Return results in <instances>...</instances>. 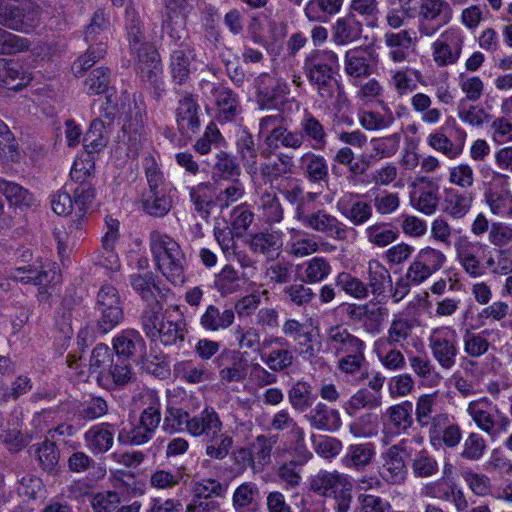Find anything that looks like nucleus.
<instances>
[{"label": "nucleus", "mask_w": 512, "mask_h": 512, "mask_svg": "<svg viewBox=\"0 0 512 512\" xmlns=\"http://www.w3.org/2000/svg\"><path fill=\"white\" fill-rule=\"evenodd\" d=\"M126 28L131 52L137 58V71L153 89L154 97L160 99L165 94L160 57L155 46L145 41L139 14L132 7L126 9Z\"/></svg>", "instance_id": "f257e3e1"}, {"label": "nucleus", "mask_w": 512, "mask_h": 512, "mask_svg": "<svg viewBox=\"0 0 512 512\" xmlns=\"http://www.w3.org/2000/svg\"><path fill=\"white\" fill-rule=\"evenodd\" d=\"M223 423L217 411L206 406L201 412L191 416L188 434L193 437L208 438L205 454L211 459L223 460L233 447V439L226 433H221Z\"/></svg>", "instance_id": "f03ea898"}, {"label": "nucleus", "mask_w": 512, "mask_h": 512, "mask_svg": "<svg viewBox=\"0 0 512 512\" xmlns=\"http://www.w3.org/2000/svg\"><path fill=\"white\" fill-rule=\"evenodd\" d=\"M339 68L338 55L328 49L312 50L304 59L303 70L323 101L332 99L338 89L335 73Z\"/></svg>", "instance_id": "7ed1b4c3"}, {"label": "nucleus", "mask_w": 512, "mask_h": 512, "mask_svg": "<svg viewBox=\"0 0 512 512\" xmlns=\"http://www.w3.org/2000/svg\"><path fill=\"white\" fill-rule=\"evenodd\" d=\"M149 240L153 260L158 270L173 285L183 284L186 258L180 245L173 238L159 231H152Z\"/></svg>", "instance_id": "20e7f679"}, {"label": "nucleus", "mask_w": 512, "mask_h": 512, "mask_svg": "<svg viewBox=\"0 0 512 512\" xmlns=\"http://www.w3.org/2000/svg\"><path fill=\"white\" fill-rule=\"evenodd\" d=\"M281 113L267 115L259 121L258 137L263 140L260 155L269 159L280 148L298 150L301 148V136L296 130H289L283 125Z\"/></svg>", "instance_id": "39448f33"}, {"label": "nucleus", "mask_w": 512, "mask_h": 512, "mask_svg": "<svg viewBox=\"0 0 512 512\" xmlns=\"http://www.w3.org/2000/svg\"><path fill=\"white\" fill-rule=\"evenodd\" d=\"M294 218L305 229L312 230L337 241H345L350 234H356V230L353 227H349L323 208L306 211L304 205H298L295 209Z\"/></svg>", "instance_id": "423d86ee"}, {"label": "nucleus", "mask_w": 512, "mask_h": 512, "mask_svg": "<svg viewBox=\"0 0 512 512\" xmlns=\"http://www.w3.org/2000/svg\"><path fill=\"white\" fill-rule=\"evenodd\" d=\"M466 411L476 427L487 434L492 440L505 433L510 425L509 418L488 397H481L470 401Z\"/></svg>", "instance_id": "0eeeda50"}, {"label": "nucleus", "mask_w": 512, "mask_h": 512, "mask_svg": "<svg viewBox=\"0 0 512 512\" xmlns=\"http://www.w3.org/2000/svg\"><path fill=\"white\" fill-rule=\"evenodd\" d=\"M39 15V7L31 1H0V24L10 29L27 33L38 24Z\"/></svg>", "instance_id": "6e6552de"}, {"label": "nucleus", "mask_w": 512, "mask_h": 512, "mask_svg": "<svg viewBox=\"0 0 512 512\" xmlns=\"http://www.w3.org/2000/svg\"><path fill=\"white\" fill-rule=\"evenodd\" d=\"M428 346L434 360L446 371L451 370L459 354L458 333L451 326H440L431 330Z\"/></svg>", "instance_id": "1a4fd4ad"}, {"label": "nucleus", "mask_w": 512, "mask_h": 512, "mask_svg": "<svg viewBox=\"0 0 512 512\" xmlns=\"http://www.w3.org/2000/svg\"><path fill=\"white\" fill-rule=\"evenodd\" d=\"M93 168V163L75 161L70 171L72 181L77 183L76 187H71L70 191L73 192L74 211L78 219H82L86 213L91 209L94 198L95 190L90 181V170Z\"/></svg>", "instance_id": "9d476101"}, {"label": "nucleus", "mask_w": 512, "mask_h": 512, "mask_svg": "<svg viewBox=\"0 0 512 512\" xmlns=\"http://www.w3.org/2000/svg\"><path fill=\"white\" fill-rule=\"evenodd\" d=\"M96 310L99 313L97 327L103 334L122 322L124 318L122 303L114 286L106 284L100 288L97 294Z\"/></svg>", "instance_id": "9b49d317"}, {"label": "nucleus", "mask_w": 512, "mask_h": 512, "mask_svg": "<svg viewBox=\"0 0 512 512\" xmlns=\"http://www.w3.org/2000/svg\"><path fill=\"white\" fill-rule=\"evenodd\" d=\"M465 35L459 27H449L431 44L432 59L438 67L456 64L462 54Z\"/></svg>", "instance_id": "f8f14e48"}, {"label": "nucleus", "mask_w": 512, "mask_h": 512, "mask_svg": "<svg viewBox=\"0 0 512 512\" xmlns=\"http://www.w3.org/2000/svg\"><path fill=\"white\" fill-rule=\"evenodd\" d=\"M146 119V105L141 96L134 97L122 126L127 141V156L136 157L142 147V136Z\"/></svg>", "instance_id": "ddd939ff"}, {"label": "nucleus", "mask_w": 512, "mask_h": 512, "mask_svg": "<svg viewBox=\"0 0 512 512\" xmlns=\"http://www.w3.org/2000/svg\"><path fill=\"white\" fill-rule=\"evenodd\" d=\"M377 55L365 46L349 49L344 55V72L354 85L368 78L377 69Z\"/></svg>", "instance_id": "4468645a"}, {"label": "nucleus", "mask_w": 512, "mask_h": 512, "mask_svg": "<svg viewBox=\"0 0 512 512\" xmlns=\"http://www.w3.org/2000/svg\"><path fill=\"white\" fill-rule=\"evenodd\" d=\"M60 273L58 266L54 262H45L39 265H28L16 268L11 273V278L22 283H32L40 286L39 294L45 296L47 294L46 287L56 284L60 281Z\"/></svg>", "instance_id": "2eb2a0df"}, {"label": "nucleus", "mask_w": 512, "mask_h": 512, "mask_svg": "<svg viewBox=\"0 0 512 512\" xmlns=\"http://www.w3.org/2000/svg\"><path fill=\"white\" fill-rule=\"evenodd\" d=\"M270 428L276 432H287L288 438L294 444V451L299 455L300 464H306L312 458V453L305 445L303 428L298 425L287 409H281L273 415Z\"/></svg>", "instance_id": "dca6fc26"}, {"label": "nucleus", "mask_w": 512, "mask_h": 512, "mask_svg": "<svg viewBox=\"0 0 512 512\" xmlns=\"http://www.w3.org/2000/svg\"><path fill=\"white\" fill-rule=\"evenodd\" d=\"M413 404L403 401L390 406L383 415V442L388 444L395 436L405 433L413 424Z\"/></svg>", "instance_id": "f3484780"}, {"label": "nucleus", "mask_w": 512, "mask_h": 512, "mask_svg": "<svg viewBox=\"0 0 512 512\" xmlns=\"http://www.w3.org/2000/svg\"><path fill=\"white\" fill-rule=\"evenodd\" d=\"M406 443L407 440L402 439L381 454L383 463L380 467V476L388 484L400 485L406 480L407 467L401 455L405 451Z\"/></svg>", "instance_id": "a211bd4d"}, {"label": "nucleus", "mask_w": 512, "mask_h": 512, "mask_svg": "<svg viewBox=\"0 0 512 512\" xmlns=\"http://www.w3.org/2000/svg\"><path fill=\"white\" fill-rule=\"evenodd\" d=\"M428 438L434 448L442 445L454 448L462 439V430L457 423L451 421L448 414L439 413L434 415L433 425L428 430Z\"/></svg>", "instance_id": "6ab92c4d"}, {"label": "nucleus", "mask_w": 512, "mask_h": 512, "mask_svg": "<svg viewBox=\"0 0 512 512\" xmlns=\"http://www.w3.org/2000/svg\"><path fill=\"white\" fill-rule=\"evenodd\" d=\"M359 193L347 192L336 202V210L354 226L367 223L373 216L372 203L361 199Z\"/></svg>", "instance_id": "aec40b11"}, {"label": "nucleus", "mask_w": 512, "mask_h": 512, "mask_svg": "<svg viewBox=\"0 0 512 512\" xmlns=\"http://www.w3.org/2000/svg\"><path fill=\"white\" fill-rule=\"evenodd\" d=\"M283 335L295 343V350L305 360H312L317 356L314 348V336L305 323L295 318L286 319L282 325Z\"/></svg>", "instance_id": "412c9836"}, {"label": "nucleus", "mask_w": 512, "mask_h": 512, "mask_svg": "<svg viewBox=\"0 0 512 512\" xmlns=\"http://www.w3.org/2000/svg\"><path fill=\"white\" fill-rule=\"evenodd\" d=\"M456 258L464 271L472 277L483 275L481 264L483 245L477 241H471L466 236L459 237L454 244Z\"/></svg>", "instance_id": "4be33fe9"}, {"label": "nucleus", "mask_w": 512, "mask_h": 512, "mask_svg": "<svg viewBox=\"0 0 512 512\" xmlns=\"http://www.w3.org/2000/svg\"><path fill=\"white\" fill-rule=\"evenodd\" d=\"M439 186L426 177L419 179L410 191V204L413 208L425 215H432L436 212L439 204Z\"/></svg>", "instance_id": "5701e85b"}, {"label": "nucleus", "mask_w": 512, "mask_h": 512, "mask_svg": "<svg viewBox=\"0 0 512 512\" xmlns=\"http://www.w3.org/2000/svg\"><path fill=\"white\" fill-rule=\"evenodd\" d=\"M417 37L413 29H402L398 32H386L384 44L388 49V57L393 63H402L408 60L414 47Z\"/></svg>", "instance_id": "b1692460"}, {"label": "nucleus", "mask_w": 512, "mask_h": 512, "mask_svg": "<svg viewBox=\"0 0 512 512\" xmlns=\"http://www.w3.org/2000/svg\"><path fill=\"white\" fill-rule=\"evenodd\" d=\"M326 344L336 356L366 349V343L343 325H334L327 330Z\"/></svg>", "instance_id": "393cba45"}, {"label": "nucleus", "mask_w": 512, "mask_h": 512, "mask_svg": "<svg viewBox=\"0 0 512 512\" xmlns=\"http://www.w3.org/2000/svg\"><path fill=\"white\" fill-rule=\"evenodd\" d=\"M296 131L301 136V147L305 140L312 143L315 150H323L328 143V133L324 124L308 109L303 110L299 130Z\"/></svg>", "instance_id": "a878e982"}, {"label": "nucleus", "mask_w": 512, "mask_h": 512, "mask_svg": "<svg viewBox=\"0 0 512 512\" xmlns=\"http://www.w3.org/2000/svg\"><path fill=\"white\" fill-rule=\"evenodd\" d=\"M301 175L311 184H328L329 165L323 155L312 151L303 153L298 159Z\"/></svg>", "instance_id": "bb28decb"}, {"label": "nucleus", "mask_w": 512, "mask_h": 512, "mask_svg": "<svg viewBox=\"0 0 512 512\" xmlns=\"http://www.w3.org/2000/svg\"><path fill=\"white\" fill-rule=\"evenodd\" d=\"M115 425L103 422L91 426L83 435L86 448L94 455L107 453L114 445Z\"/></svg>", "instance_id": "cd10ccee"}, {"label": "nucleus", "mask_w": 512, "mask_h": 512, "mask_svg": "<svg viewBox=\"0 0 512 512\" xmlns=\"http://www.w3.org/2000/svg\"><path fill=\"white\" fill-rule=\"evenodd\" d=\"M350 482L348 475L337 470H319L310 478V490L319 496L329 498Z\"/></svg>", "instance_id": "c85d7f7f"}, {"label": "nucleus", "mask_w": 512, "mask_h": 512, "mask_svg": "<svg viewBox=\"0 0 512 512\" xmlns=\"http://www.w3.org/2000/svg\"><path fill=\"white\" fill-rule=\"evenodd\" d=\"M200 107L191 95L179 100L176 110V122L180 133L191 136L198 132L200 122Z\"/></svg>", "instance_id": "c756f323"}, {"label": "nucleus", "mask_w": 512, "mask_h": 512, "mask_svg": "<svg viewBox=\"0 0 512 512\" xmlns=\"http://www.w3.org/2000/svg\"><path fill=\"white\" fill-rule=\"evenodd\" d=\"M331 38L335 45L344 46L358 41L363 33V24L353 13L339 17L331 28Z\"/></svg>", "instance_id": "7c9ffc66"}, {"label": "nucleus", "mask_w": 512, "mask_h": 512, "mask_svg": "<svg viewBox=\"0 0 512 512\" xmlns=\"http://www.w3.org/2000/svg\"><path fill=\"white\" fill-rule=\"evenodd\" d=\"M392 277L389 270L377 259H371L367 265V283L368 294L381 303L386 299V290L388 286L392 287Z\"/></svg>", "instance_id": "2f4dec72"}, {"label": "nucleus", "mask_w": 512, "mask_h": 512, "mask_svg": "<svg viewBox=\"0 0 512 512\" xmlns=\"http://www.w3.org/2000/svg\"><path fill=\"white\" fill-rule=\"evenodd\" d=\"M113 349L118 356L129 359L142 356L146 351V343L138 330L125 329L114 337Z\"/></svg>", "instance_id": "473e14b6"}, {"label": "nucleus", "mask_w": 512, "mask_h": 512, "mask_svg": "<svg viewBox=\"0 0 512 512\" xmlns=\"http://www.w3.org/2000/svg\"><path fill=\"white\" fill-rule=\"evenodd\" d=\"M234 320L235 312L232 308L210 304L201 314L199 324L206 331L218 332L228 329Z\"/></svg>", "instance_id": "72a5a7b5"}, {"label": "nucleus", "mask_w": 512, "mask_h": 512, "mask_svg": "<svg viewBox=\"0 0 512 512\" xmlns=\"http://www.w3.org/2000/svg\"><path fill=\"white\" fill-rule=\"evenodd\" d=\"M375 454V446L373 443L351 444L347 447L346 453L341 459V463L345 468L362 472L372 464Z\"/></svg>", "instance_id": "f704fd0d"}, {"label": "nucleus", "mask_w": 512, "mask_h": 512, "mask_svg": "<svg viewBox=\"0 0 512 512\" xmlns=\"http://www.w3.org/2000/svg\"><path fill=\"white\" fill-rule=\"evenodd\" d=\"M248 245L253 253L263 255L267 260H275L281 253L283 242L279 232L266 231L252 235Z\"/></svg>", "instance_id": "c9c22d12"}, {"label": "nucleus", "mask_w": 512, "mask_h": 512, "mask_svg": "<svg viewBox=\"0 0 512 512\" xmlns=\"http://www.w3.org/2000/svg\"><path fill=\"white\" fill-rule=\"evenodd\" d=\"M423 82L421 71L405 67L391 71L388 86L398 97L406 96L417 89V83Z\"/></svg>", "instance_id": "e433bc0d"}, {"label": "nucleus", "mask_w": 512, "mask_h": 512, "mask_svg": "<svg viewBox=\"0 0 512 512\" xmlns=\"http://www.w3.org/2000/svg\"><path fill=\"white\" fill-rule=\"evenodd\" d=\"M399 345L377 338L373 342V352L381 365L391 371L402 370L406 366L405 356Z\"/></svg>", "instance_id": "4c0bfd02"}, {"label": "nucleus", "mask_w": 512, "mask_h": 512, "mask_svg": "<svg viewBox=\"0 0 512 512\" xmlns=\"http://www.w3.org/2000/svg\"><path fill=\"white\" fill-rule=\"evenodd\" d=\"M343 3L344 0H308L304 14L311 22L328 23L341 11Z\"/></svg>", "instance_id": "58836bf2"}, {"label": "nucleus", "mask_w": 512, "mask_h": 512, "mask_svg": "<svg viewBox=\"0 0 512 512\" xmlns=\"http://www.w3.org/2000/svg\"><path fill=\"white\" fill-rule=\"evenodd\" d=\"M236 149L246 172L255 175L258 172V150L253 135L247 129L237 135Z\"/></svg>", "instance_id": "ea45409f"}, {"label": "nucleus", "mask_w": 512, "mask_h": 512, "mask_svg": "<svg viewBox=\"0 0 512 512\" xmlns=\"http://www.w3.org/2000/svg\"><path fill=\"white\" fill-rule=\"evenodd\" d=\"M419 21H440V26L451 22L453 10L446 0H422L418 11Z\"/></svg>", "instance_id": "a19ab883"}, {"label": "nucleus", "mask_w": 512, "mask_h": 512, "mask_svg": "<svg viewBox=\"0 0 512 512\" xmlns=\"http://www.w3.org/2000/svg\"><path fill=\"white\" fill-rule=\"evenodd\" d=\"M307 419L310 425L317 430L334 432L342 425L339 411L330 409L321 402L310 410Z\"/></svg>", "instance_id": "79ce46f5"}, {"label": "nucleus", "mask_w": 512, "mask_h": 512, "mask_svg": "<svg viewBox=\"0 0 512 512\" xmlns=\"http://www.w3.org/2000/svg\"><path fill=\"white\" fill-rule=\"evenodd\" d=\"M211 93L218 108V117L223 121H231L241 110L238 96L226 86H215Z\"/></svg>", "instance_id": "37998d69"}, {"label": "nucleus", "mask_w": 512, "mask_h": 512, "mask_svg": "<svg viewBox=\"0 0 512 512\" xmlns=\"http://www.w3.org/2000/svg\"><path fill=\"white\" fill-rule=\"evenodd\" d=\"M289 234L287 251L290 255L305 257L319 251V243L314 235L296 228H291Z\"/></svg>", "instance_id": "c03bdc74"}, {"label": "nucleus", "mask_w": 512, "mask_h": 512, "mask_svg": "<svg viewBox=\"0 0 512 512\" xmlns=\"http://www.w3.org/2000/svg\"><path fill=\"white\" fill-rule=\"evenodd\" d=\"M165 320L166 316L163 314V304L159 300L145 304L139 316L141 328L151 341H154L157 330Z\"/></svg>", "instance_id": "a18cd8bd"}, {"label": "nucleus", "mask_w": 512, "mask_h": 512, "mask_svg": "<svg viewBox=\"0 0 512 512\" xmlns=\"http://www.w3.org/2000/svg\"><path fill=\"white\" fill-rule=\"evenodd\" d=\"M143 210L154 217L165 216L172 207V198L166 189L146 190L141 197Z\"/></svg>", "instance_id": "49530a36"}, {"label": "nucleus", "mask_w": 512, "mask_h": 512, "mask_svg": "<svg viewBox=\"0 0 512 512\" xmlns=\"http://www.w3.org/2000/svg\"><path fill=\"white\" fill-rule=\"evenodd\" d=\"M260 496L259 487L256 483L246 481L240 484L233 492L232 506L235 512L254 511Z\"/></svg>", "instance_id": "de8ad7c7"}, {"label": "nucleus", "mask_w": 512, "mask_h": 512, "mask_svg": "<svg viewBox=\"0 0 512 512\" xmlns=\"http://www.w3.org/2000/svg\"><path fill=\"white\" fill-rule=\"evenodd\" d=\"M484 200L493 215L500 218H512V192L510 190L488 188L484 192Z\"/></svg>", "instance_id": "09e8293b"}, {"label": "nucleus", "mask_w": 512, "mask_h": 512, "mask_svg": "<svg viewBox=\"0 0 512 512\" xmlns=\"http://www.w3.org/2000/svg\"><path fill=\"white\" fill-rule=\"evenodd\" d=\"M31 79L29 74L22 71L18 63L0 58V86L18 90L26 86Z\"/></svg>", "instance_id": "8fccbe9b"}, {"label": "nucleus", "mask_w": 512, "mask_h": 512, "mask_svg": "<svg viewBox=\"0 0 512 512\" xmlns=\"http://www.w3.org/2000/svg\"><path fill=\"white\" fill-rule=\"evenodd\" d=\"M364 235L369 244L384 248L398 239L399 232L391 223L375 222L365 228Z\"/></svg>", "instance_id": "3c124183"}, {"label": "nucleus", "mask_w": 512, "mask_h": 512, "mask_svg": "<svg viewBox=\"0 0 512 512\" xmlns=\"http://www.w3.org/2000/svg\"><path fill=\"white\" fill-rule=\"evenodd\" d=\"M186 332V323L183 319L173 320L171 315H166V320L157 330L154 341L159 340L165 346L178 345L184 342Z\"/></svg>", "instance_id": "603ef678"}, {"label": "nucleus", "mask_w": 512, "mask_h": 512, "mask_svg": "<svg viewBox=\"0 0 512 512\" xmlns=\"http://www.w3.org/2000/svg\"><path fill=\"white\" fill-rule=\"evenodd\" d=\"M414 329V322L412 319L402 315L395 314L384 336L379 337L384 341L397 344L400 347L411 337Z\"/></svg>", "instance_id": "864d4df0"}, {"label": "nucleus", "mask_w": 512, "mask_h": 512, "mask_svg": "<svg viewBox=\"0 0 512 512\" xmlns=\"http://www.w3.org/2000/svg\"><path fill=\"white\" fill-rule=\"evenodd\" d=\"M287 395L291 407L300 413L311 408L317 399L311 384L302 380L294 383L288 390Z\"/></svg>", "instance_id": "5fc2aeb1"}, {"label": "nucleus", "mask_w": 512, "mask_h": 512, "mask_svg": "<svg viewBox=\"0 0 512 512\" xmlns=\"http://www.w3.org/2000/svg\"><path fill=\"white\" fill-rule=\"evenodd\" d=\"M491 329H483L479 332H473L466 329L463 333V349L467 356L479 358L486 354L490 348L489 337L492 335Z\"/></svg>", "instance_id": "6e6d98bb"}, {"label": "nucleus", "mask_w": 512, "mask_h": 512, "mask_svg": "<svg viewBox=\"0 0 512 512\" xmlns=\"http://www.w3.org/2000/svg\"><path fill=\"white\" fill-rule=\"evenodd\" d=\"M196 57L195 50L187 47L173 51L170 58L172 76L179 84L187 82L190 76V65Z\"/></svg>", "instance_id": "4d7b16f0"}, {"label": "nucleus", "mask_w": 512, "mask_h": 512, "mask_svg": "<svg viewBox=\"0 0 512 512\" xmlns=\"http://www.w3.org/2000/svg\"><path fill=\"white\" fill-rule=\"evenodd\" d=\"M382 393L371 392L367 388H361L355 392L344 406L346 413L354 416L361 409H376L382 405Z\"/></svg>", "instance_id": "13d9d810"}, {"label": "nucleus", "mask_w": 512, "mask_h": 512, "mask_svg": "<svg viewBox=\"0 0 512 512\" xmlns=\"http://www.w3.org/2000/svg\"><path fill=\"white\" fill-rule=\"evenodd\" d=\"M365 350H357L351 354H344L339 357L337 368L345 375L357 376L359 380H364L368 377L366 370L367 360Z\"/></svg>", "instance_id": "bf43d9fd"}, {"label": "nucleus", "mask_w": 512, "mask_h": 512, "mask_svg": "<svg viewBox=\"0 0 512 512\" xmlns=\"http://www.w3.org/2000/svg\"><path fill=\"white\" fill-rule=\"evenodd\" d=\"M303 282L306 284L320 283L332 273V266L327 258L323 256H315L302 265Z\"/></svg>", "instance_id": "052dcab7"}, {"label": "nucleus", "mask_w": 512, "mask_h": 512, "mask_svg": "<svg viewBox=\"0 0 512 512\" xmlns=\"http://www.w3.org/2000/svg\"><path fill=\"white\" fill-rule=\"evenodd\" d=\"M472 202L470 193L449 189L446 191L444 211L452 218L460 219L469 212Z\"/></svg>", "instance_id": "680f3d73"}, {"label": "nucleus", "mask_w": 512, "mask_h": 512, "mask_svg": "<svg viewBox=\"0 0 512 512\" xmlns=\"http://www.w3.org/2000/svg\"><path fill=\"white\" fill-rule=\"evenodd\" d=\"M334 284L348 296L364 300L368 298L366 283L350 272L341 271L334 277Z\"/></svg>", "instance_id": "e2e57ef3"}, {"label": "nucleus", "mask_w": 512, "mask_h": 512, "mask_svg": "<svg viewBox=\"0 0 512 512\" xmlns=\"http://www.w3.org/2000/svg\"><path fill=\"white\" fill-rule=\"evenodd\" d=\"M240 286L241 278L239 272L231 264L224 265L219 273L214 276L213 287L222 296L236 292Z\"/></svg>", "instance_id": "0e129e2a"}, {"label": "nucleus", "mask_w": 512, "mask_h": 512, "mask_svg": "<svg viewBox=\"0 0 512 512\" xmlns=\"http://www.w3.org/2000/svg\"><path fill=\"white\" fill-rule=\"evenodd\" d=\"M110 349L105 344H98L92 351L89 360L90 374H95L97 381L102 384L108 369L112 364Z\"/></svg>", "instance_id": "69168bd1"}, {"label": "nucleus", "mask_w": 512, "mask_h": 512, "mask_svg": "<svg viewBox=\"0 0 512 512\" xmlns=\"http://www.w3.org/2000/svg\"><path fill=\"white\" fill-rule=\"evenodd\" d=\"M82 142L88 154L100 152L106 147L108 138L104 122L101 119L96 118L91 122L88 131L83 136Z\"/></svg>", "instance_id": "338daca9"}, {"label": "nucleus", "mask_w": 512, "mask_h": 512, "mask_svg": "<svg viewBox=\"0 0 512 512\" xmlns=\"http://www.w3.org/2000/svg\"><path fill=\"white\" fill-rule=\"evenodd\" d=\"M257 206L265 222L273 224L279 223L283 219L284 210L275 193L263 192L260 195Z\"/></svg>", "instance_id": "774afa93"}]
</instances>
